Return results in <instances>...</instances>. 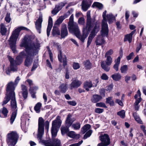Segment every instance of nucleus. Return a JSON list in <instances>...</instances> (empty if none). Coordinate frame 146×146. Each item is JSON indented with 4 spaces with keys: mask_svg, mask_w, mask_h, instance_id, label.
Wrapping results in <instances>:
<instances>
[{
    "mask_svg": "<svg viewBox=\"0 0 146 146\" xmlns=\"http://www.w3.org/2000/svg\"><path fill=\"white\" fill-rule=\"evenodd\" d=\"M21 88L22 92L28 91L27 88L26 86L25 85L23 84L21 85Z\"/></svg>",
    "mask_w": 146,
    "mask_h": 146,
    "instance_id": "55",
    "label": "nucleus"
},
{
    "mask_svg": "<svg viewBox=\"0 0 146 146\" xmlns=\"http://www.w3.org/2000/svg\"><path fill=\"white\" fill-rule=\"evenodd\" d=\"M62 17H60L56 21L55 24L58 25L61 23L64 20Z\"/></svg>",
    "mask_w": 146,
    "mask_h": 146,
    "instance_id": "46",
    "label": "nucleus"
},
{
    "mask_svg": "<svg viewBox=\"0 0 146 146\" xmlns=\"http://www.w3.org/2000/svg\"><path fill=\"white\" fill-rule=\"evenodd\" d=\"M52 34L54 36L60 35V31L59 29L55 26H54L53 27Z\"/></svg>",
    "mask_w": 146,
    "mask_h": 146,
    "instance_id": "26",
    "label": "nucleus"
},
{
    "mask_svg": "<svg viewBox=\"0 0 146 146\" xmlns=\"http://www.w3.org/2000/svg\"><path fill=\"white\" fill-rule=\"evenodd\" d=\"M69 127L66 126V127H64L61 128V133L62 135H64L66 133L68 134V132H69Z\"/></svg>",
    "mask_w": 146,
    "mask_h": 146,
    "instance_id": "37",
    "label": "nucleus"
},
{
    "mask_svg": "<svg viewBox=\"0 0 146 146\" xmlns=\"http://www.w3.org/2000/svg\"><path fill=\"white\" fill-rule=\"evenodd\" d=\"M38 89V87L36 86L34 87L33 88L30 87L29 89V91L31 94V96L33 98H35L36 97L35 95L36 92H35L34 90H36Z\"/></svg>",
    "mask_w": 146,
    "mask_h": 146,
    "instance_id": "29",
    "label": "nucleus"
},
{
    "mask_svg": "<svg viewBox=\"0 0 146 146\" xmlns=\"http://www.w3.org/2000/svg\"><path fill=\"white\" fill-rule=\"evenodd\" d=\"M38 64L37 63L34 62L33 66L32 68L31 71L35 70L38 67Z\"/></svg>",
    "mask_w": 146,
    "mask_h": 146,
    "instance_id": "56",
    "label": "nucleus"
},
{
    "mask_svg": "<svg viewBox=\"0 0 146 146\" xmlns=\"http://www.w3.org/2000/svg\"><path fill=\"white\" fill-rule=\"evenodd\" d=\"M104 40L101 35L97 36L96 38L95 43L96 45H101L104 43Z\"/></svg>",
    "mask_w": 146,
    "mask_h": 146,
    "instance_id": "21",
    "label": "nucleus"
},
{
    "mask_svg": "<svg viewBox=\"0 0 146 146\" xmlns=\"http://www.w3.org/2000/svg\"><path fill=\"white\" fill-rule=\"evenodd\" d=\"M133 55L134 53L133 52L131 53L127 57V59L128 60H130L131 58L133 56Z\"/></svg>",
    "mask_w": 146,
    "mask_h": 146,
    "instance_id": "59",
    "label": "nucleus"
},
{
    "mask_svg": "<svg viewBox=\"0 0 146 146\" xmlns=\"http://www.w3.org/2000/svg\"><path fill=\"white\" fill-rule=\"evenodd\" d=\"M11 109L13 111L12 113L10 119L11 124H12L16 118L17 110L15 96H14L13 95V96H11Z\"/></svg>",
    "mask_w": 146,
    "mask_h": 146,
    "instance_id": "5",
    "label": "nucleus"
},
{
    "mask_svg": "<svg viewBox=\"0 0 146 146\" xmlns=\"http://www.w3.org/2000/svg\"><path fill=\"white\" fill-rule=\"evenodd\" d=\"M83 141L81 140L78 143L71 144L69 146H79L83 143Z\"/></svg>",
    "mask_w": 146,
    "mask_h": 146,
    "instance_id": "53",
    "label": "nucleus"
},
{
    "mask_svg": "<svg viewBox=\"0 0 146 146\" xmlns=\"http://www.w3.org/2000/svg\"><path fill=\"white\" fill-rule=\"evenodd\" d=\"M112 97H108L106 99V103L109 104L111 106H113L114 105V102L112 99Z\"/></svg>",
    "mask_w": 146,
    "mask_h": 146,
    "instance_id": "34",
    "label": "nucleus"
},
{
    "mask_svg": "<svg viewBox=\"0 0 146 146\" xmlns=\"http://www.w3.org/2000/svg\"><path fill=\"white\" fill-rule=\"evenodd\" d=\"M102 98V97L99 95L94 94L92 96L91 100L93 103H96L100 100Z\"/></svg>",
    "mask_w": 146,
    "mask_h": 146,
    "instance_id": "19",
    "label": "nucleus"
},
{
    "mask_svg": "<svg viewBox=\"0 0 146 146\" xmlns=\"http://www.w3.org/2000/svg\"><path fill=\"white\" fill-rule=\"evenodd\" d=\"M78 28L77 24L74 22V16L72 15L70 16L68 23V28L69 32H72L75 29Z\"/></svg>",
    "mask_w": 146,
    "mask_h": 146,
    "instance_id": "10",
    "label": "nucleus"
},
{
    "mask_svg": "<svg viewBox=\"0 0 146 146\" xmlns=\"http://www.w3.org/2000/svg\"><path fill=\"white\" fill-rule=\"evenodd\" d=\"M101 78L102 79L106 80L108 79V77L105 74H103L101 76Z\"/></svg>",
    "mask_w": 146,
    "mask_h": 146,
    "instance_id": "60",
    "label": "nucleus"
},
{
    "mask_svg": "<svg viewBox=\"0 0 146 146\" xmlns=\"http://www.w3.org/2000/svg\"><path fill=\"white\" fill-rule=\"evenodd\" d=\"M142 47V44L141 43H139L137 45L136 51L137 52H138Z\"/></svg>",
    "mask_w": 146,
    "mask_h": 146,
    "instance_id": "58",
    "label": "nucleus"
},
{
    "mask_svg": "<svg viewBox=\"0 0 146 146\" xmlns=\"http://www.w3.org/2000/svg\"><path fill=\"white\" fill-rule=\"evenodd\" d=\"M86 69L90 70L92 67V64L89 60H87L83 62Z\"/></svg>",
    "mask_w": 146,
    "mask_h": 146,
    "instance_id": "25",
    "label": "nucleus"
},
{
    "mask_svg": "<svg viewBox=\"0 0 146 146\" xmlns=\"http://www.w3.org/2000/svg\"><path fill=\"white\" fill-rule=\"evenodd\" d=\"M64 6V4L62 3H59L58 5H56L54 10L52 12V14L54 15H56Z\"/></svg>",
    "mask_w": 146,
    "mask_h": 146,
    "instance_id": "14",
    "label": "nucleus"
},
{
    "mask_svg": "<svg viewBox=\"0 0 146 146\" xmlns=\"http://www.w3.org/2000/svg\"><path fill=\"white\" fill-rule=\"evenodd\" d=\"M92 83H84V88L87 91L89 90V88L92 87Z\"/></svg>",
    "mask_w": 146,
    "mask_h": 146,
    "instance_id": "39",
    "label": "nucleus"
},
{
    "mask_svg": "<svg viewBox=\"0 0 146 146\" xmlns=\"http://www.w3.org/2000/svg\"><path fill=\"white\" fill-rule=\"evenodd\" d=\"M108 21L109 24H111L115 20V17L111 13L108 14L106 16V18Z\"/></svg>",
    "mask_w": 146,
    "mask_h": 146,
    "instance_id": "28",
    "label": "nucleus"
},
{
    "mask_svg": "<svg viewBox=\"0 0 146 146\" xmlns=\"http://www.w3.org/2000/svg\"><path fill=\"white\" fill-rule=\"evenodd\" d=\"M67 103H68L69 104L73 106H75L76 105V102L74 101H67Z\"/></svg>",
    "mask_w": 146,
    "mask_h": 146,
    "instance_id": "54",
    "label": "nucleus"
},
{
    "mask_svg": "<svg viewBox=\"0 0 146 146\" xmlns=\"http://www.w3.org/2000/svg\"><path fill=\"white\" fill-rule=\"evenodd\" d=\"M59 89L61 92L63 93H65L67 89V84L66 83H62L59 87Z\"/></svg>",
    "mask_w": 146,
    "mask_h": 146,
    "instance_id": "24",
    "label": "nucleus"
},
{
    "mask_svg": "<svg viewBox=\"0 0 146 146\" xmlns=\"http://www.w3.org/2000/svg\"><path fill=\"white\" fill-rule=\"evenodd\" d=\"M17 85V83H9L7 85V94L13 96H15L14 91Z\"/></svg>",
    "mask_w": 146,
    "mask_h": 146,
    "instance_id": "9",
    "label": "nucleus"
},
{
    "mask_svg": "<svg viewBox=\"0 0 146 146\" xmlns=\"http://www.w3.org/2000/svg\"><path fill=\"white\" fill-rule=\"evenodd\" d=\"M78 23L80 25H84L85 23L84 19L82 17L78 19Z\"/></svg>",
    "mask_w": 146,
    "mask_h": 146,
    "instance_id": "49",
    "label": "nucleus"
},
{
    "mask_svg": "<svg viewBox=\"0 0 146 146\" xmlns=\"http://www.w3.org/2000/svg\"><path fill=\"white\" fill-rule=\"evenodd\" d=\"M132 13L134 17H137L138 15V13L134 11H133Z\"/></svg>",
    "mask_w": 146,
    "mask_h": 146,
    "instance_id": "62",
    "label": "nucleus"
},
{
    "mask_svg": "<svg viewBox=\"0 0 146 146\" xmlns=\"http://www.w3.org/2000/svg\"><path fill=\"white\" fill-rule=\"evenodd\" d=\"M72 127L75 130H78L80 128V122H78L74 123L72 125Z\"/></svg>",
    "mask_w": 146,
    "mask_h": 146,
    "instance_id": "36",
    "label": "nucleus"
},
{
    "mask_svg": "<svg viewBox=\"0 0 146 146\" xmlns=\"http://www.w3.org/2000/svg\"><path fill=\"white\" fill-rule=\"evenodd\" d=\"M87 22L86 26L83 27L82 35H80V32L78 28L75 29L70 32L74 34L82 42H84L85 39L88 36L92 28L94 26L95 19H92L90 16V12L88 11L87 13Z\"/></svg>",
    "mask_w": 146,
    "mask_h": 146,
    "instance_id": "3",
    "label": "nucleus"
},
{
    "mask_svg": "<svg viewBox=\"0 0 146 146\" xmlns=\"http://www.w3.org/2000/svg\"><path fill=\"white\" fill-rule=\"evenodd\" d=\"M22 30L28 31L29 29L23 27H19L15 29L12 32V34L8 40L9 44L14 53H15L16 52L15 46L16 42L19 35L20 32Z\"/></svg>",
    "mask_w": 146,
    "mask_h": 146,
    "instance_id": "4",
    "label": "nucleus"
},
{
    "mask_svg": "<svg viewBox=\"0 0 146 146\" xmlns=\"http://www.w3.org/2000/svg\"><path fill=\"white\" fill-rule=\"evenodd\" d=\"M92 6L93 7H96L100 9H102L103 7V5L102 3L97 2H94Z\"/></svg>",
    "mask_w": 146,
    "mask_h": 146,
    "instance_id": "30",
    "label": "nucleus"
},
{
    "mask_svg": "<svg viewBox=\"0 0 146 146\" xmlns=\"http://www.w3.org/2000/svg\"><path fill=\"white\" fill-rule=\"evenodd\" d=\"M41 106V103L38 102L37 103L34 107V110L37 113L40 112V108Z\"/></svg>",
    "mask_w": 146,
    "mask_h": 146,
    "instance_id": "33",
    "label": "nucleus"
},
{
    "mask_svg": "<svg viewBox=\"0 0 146 146\" xmlns=\"http://www.w3.org/2000/svg\"><path fill=\"white\" fill-rule=\"evenodd\" d=\"M141 98H139L136 100L134 104H136V105H138L141 102Z\"/></svg>",
    "mask_w": 146,
    "mask_h": 146,
    "instance_id": "64",
    "label": "nucleus"
},
{
    "mask_svg": "<svg viewBox=\"0 0 146 146\" xmlns=\"http://www.w3.org/2000/svg\"><path fill=\"white\" fill-rule=\"evenodd\" d=\"M119 65V64L115 63L113 66V68L116 71H117L118 70V66Z\"/></svg>",
    "mask_w": 146,
    "mask_h": 146,
    "instance_id": "63",
    "label": "nucleus"
},
{
    "mask_svg": "<svg viewBox=\"0 0 146 146\" xmlns=\"http://www.w3.org/2000/svg\"><path fill=\"white\" fill-rule=\"evenodd\" d=\"M23 97L24 99H26L27 97L28 91L22 92Z\"/></svg>",
    "mask_w": 146,
    "mask_h": 146,
    "instance_id": "50",
    "label": "nucleus"
},
{
    "mask_svg": "<svg viewBox=\"0 0 146 146\" xmlns=\"http://www.w3.org/2000/svg\"><path fill=\"white\" fill-rule=\"evenodd\" d=\"M101 141L105 144L106 145H108L110 144V139L109 135L107 134H104L100 137Z\"/></svg>",
    "mask_w": 146,
    "mask_h": 146,
    "instance_id": "12",
    "label": "nucleus"
},
{
    "mask_svg": "<svg viewBox=\"0 0 146 146\" xmlns=\"http://www.w3.org/2000/svg\"><path fill=\"white\" fill-rule=\"evenodd\" d=\"M128 68L127 65H124L121 67L120 70L122 73H126Z\"/></svg>",
    "mask_w": 146,
    "mask_h": 146,
    "instance_id": "38",
    "label": "nucleus"
},
{
    "mask_svg": "<svg viewBox=\"0 0 146 146\" xmlns=\"http://www.w3.org/2000/svg\"><path fill=\"white\" fill-rule=\"evenodd\" d=\"M90 125L88 124H87L84 125L83 127L82 130L83 134H84L88 131L90 128Z\"/></svg>",
    "mask_w": 146,
    "mask_h": 146,
    "instance_id": "35",
    "label": "nucleus"
},
{
    "mask_svg": "<svg viewBox=\"0 0 146 146\" xmlns=\"http://www.w3.org/2000/svg\"><path fill=\"white\" fill-rule=\"evenodd\" d=\"M107 58L106 61H103L101 63L102 68L105 71L108 72L110 69V67L108 66H110L112 62V58L110 56L106 57Z\"/></svg>",
    "mask_w": 146,
    "mask_h": 146,
    "instance_id": "8",
    "label": "nucleus"
},
{
    "mask_svg": "<svg viewBox=\"0 0 146 146\" xmlns=\"http://www.w3.org/2000/svg\"><path fill=\"white\" fill-rule=\"evenodd\" d=\"M80 83H71L70 84V89H72L73 88H76L79 87L80 85Z\"/></svg>",
    "mask_w": 146,
    "mask_h": 146,
    "instance_id": "40",
    "label": "nucleus"
},
{
    "mask_svg": "<svg viewBox=\"0 0 146 146\" xmlns=\"http://www.w3.org/2000/svg\"><path fill=\"white\" fill-rule=\"evenodd\" d=\"M96 106L97 107L107 108V106L105 103L103 102L97 103L96 104Z\"/></svg>",
    "mask_w": 146,
    "mask_h": 146,
    "instance_id": "45",
    "label": "nucleus"
},
{
    "mask_svg": "<svg viewBox=\"0 0 146 146\" xmlns=\"http://www.w3.org/2000/svg\"><path fill=\"white\" fill-rule=\"evenodd\" d=\"M43 21L42 15L40 14L38 18L35 22V27L39 33H41V30L42 27V23Z\"/></svg>",
    "mask_w": 146,
    "mask_h": 146,
    "instance_id": "11",
    "label": "nucleus"
},
{
    "mask_svg": "<svg viewBox=\"0 0 146 146\" xmlns=\"http://www.w3.org/2000/svg\"><path fill=\"white\" fill-rule=\"evenodd\" d=\"M67 135L68 136L73 138L78 139L80 137L79 134H76L74 131H70L68 132Z\"/></svg>",
    "mask_w": 146,
    "mask_h": 146,
    "instance_id": "23",
    "label": "nucleus"
},
{
    "mask_svg": "<svg viewBox=\"0 0 146 146\" xmlns=\"http://www.w3.org/2000/svg\"><path fill=\"white\" fill-rule=\"evenodd\" d=\"M113 87V85L112 84H111L107 86L106 87V90H111L112 89Z\"/></svg>",
    "mask_w": 146,
    "mask_h": 146,
    "instance_id": "61",
    "label": "nucleus"
},
{
    "mask_svg": "<svg viewBox=\"0 0 146 146\" xmlns=\"http://www.w3.org/2000/svg\"><path fill=\"white\" fill-rule=\"evenodd\" d=\"M125 112L124 110H122L117 113V114L123 118L125 117Z\"/></svg>",
    "mask_w": 146,
    "mask_h": 146,
    "instance_id": "43",
    "label": "nucleus"
},
{
    "mask_svg": "<svg viewBox=\"0 0 146 146\" xmlns=\"http://www.w3.org/2000/svg\"><path fill=\"white\" fill-rule=\"evenodd\" d=\"M20 46L21 47H24L25 48V52L23 51L21 52L15 60L11 56H8V60L10 63V69L8 68L6 71L8 75L10 74L11 71L14 72L17 71L16 66L20 65L22 62L23 58L26 57V58L25 61V65L27 67L30 66L33 62V58L31 56L35 55L36 50L40 46L38 43H33L30 37L28 36H25Z\"/></svg>",
    "mask_w": 146,
    "mask_h": 146,
    "instance_id": "1",
    "label": "nucleus"
},
{
    "mask_svg": "<svg viewBox=\"0 0 146 146\" xmlns=\"http://www.w3.org/2000/svg\"><path fill=\"white\" fill-rule=\"evenodd\" d=\"M72 115L70 113H69L67 115L65 121L66 126L70 127L75 120L74 118H72Z\"/></svg>",
    "mask_w": 146,
    "mask_h": 146,
    "instance_id": "13",
    "label": "nucleus"
},
{
    "mask_svg": "<svg viewBox=\"0 0 146 146\" xmlns=\"http://www.w3.org/2000/svg\"><path fill=\"white\" fill-rule=\"evenodd\" d=\"M106 10L104 11L103 13L102 17L103 19L102 22L101 35L102 36H107L108 35V25L107 23V19L106 18Z\"/></svg>",
    "mask_w": 146,
    "mask_h": 146,
    "instance_id": "6",
    "label": "nucleus"
},
{
    "mask_svg": "<svg viewBox=\"0 0 146 146\" xmlns=\"http://www.w3.org/2000/svg\"><path fill=\"white\" fill-rule=\"evenodd\" d=\"M8 111L5 107H3L0 110V116L1 117H6L7 116Z\"/></svg>",
    "mask_w": 146,
    "mask_h": 146,
    "instance_id": "20",
    "label": "nucleus"
},
{
    "mask_svg": "<svg viewBox=\"0 0 146 146\" xmlns=\"http://www.w3.org/2000/svg\"><path fill=\"white\" fill-rule=\"evenodd\" d=\"M68 35V32L67 27L66 25L63 24L62 25L61 29V37L62 38H64Z\"/></svg>",
    "mask_w": 146,
    "mask_h": 146,
    "instance_id": "16",
    "label": "nucleus"
},
{
    "mask_svg": "<svg viewBox=\"0 0 146 146\" xmlns=\"http://www.w3.org/2000/svg\"><path fill=\"white\" fill-rule=\"evenodd\" d=\"M104 111V109H103L96 108L95 110V112L98 113H101Z\"/></svg>",
    "mask_w": 146,
    "mask_h": 146,
    "instance_id": "51",
    "label": "nucleus"
},
{
    "mask_svg": "<svg viewBox=\"0 0 146 146\" xmlns=\"http://www.w3.org/2000/svg\"><path fill=\"white\" fill-rule=\"evenodd\" d=\"M92 132V130L91 129L89 130L84 135V139H86L88 137H89L91 135Z\"/></svg>",
    "mask_w": 146,
    "mask_h": 146,
    "instance_id": "42",
    "label": "nucleus"
},
{
    "mask_svg": "<svg viewBox=\"0 0 146 146\" xmlns=\"http://www.w3.org/2000/svg\"><path fill=\"white\" fill-rule=\"evenodd\" d=\"M61 123L62 121L60 117L58 116L52 123L51 129L52 139L42 140V138L44 133V125L45 129L48 131L49 129V123L47 120L44 122V119L42 117H39L38 119L37 137L39 140L40 143L45 146H61L60 140L54 138L56 136L58 129H59Z\"/></svg>",
    "mask_w": 146,
    "mask_h": 146,
    "instance_id": "2",
    "label": "nucleus"
},
{
    "mask_svg": "<svg viewBox=\"0 0 146 146\" xmlns=\"http://www.w3.org/2000/svg\"><path fill=\"white\" fill-rule=\"evenodd\" d=\"M11 95L9 94H6V96L3 102L2 106L7 104L10 100V99L11 100Z\"/></svg>",
    "mask_w": 146,
    "mask_h": 146,
    "instance_id": "31",
    "label": "nucleus"
},
{
    "mask_svg": "<svg viewBox=\"0 0 146 146\" xmlns=\"http://www.w3.org/2000/svg\"><path fill=\"white\" fill-rule=\"evenodd\" d=\"M52 26V19L51 17H49L48 19V24L47 29V35L48 36L50 35V32Z\"/></svg>",
    "mask_w": 146,
    "mask_h": 146,
    "instance_id": "17",
    "label": "nucleus"
},
{
    "mask_svg": "<svg viewBox=\"0 0 146 146\" xmlns=\"http://www.w3.org/2000/svg\"><path fill=\"white\" fill-rule=\"evenodd\" d=\"M112 78L115 81H118L121 78V76L119 73H116L111 75Z\"/></svg>",
    "mask_w": 146,
    "mask_h": 146,
    "instance_id": "27",
    "label": "nucleus"
},
{
    "mask_svg": "<svg viewBox=\"0 0 146 146\" xmlns=\"http://www.w3.org/2000/svg\"><path fill=\"white\" fill-rule=\"evenodd\" d=\"M91 3H89L86 0L83 1L82 3V9L84 11H86L90 7Z\"/></svg>",
    "mask_w": 146,
    "mask_h": 146,
    "instance_id": "18",
    "label": "nucleus"
},
{
    "mask_svg": "<svg viewBox=\"0 0 146 146\" xmlns=\"http://www.w3.org/2000/svg\"><path fill=\"white\" fill-rule=\"evenodd\" d=\"M73 66L74 69L76 70L77 69L80 68L79 64L77 63H74Z\"/></svg>",
    "mask_w": 146,
    "mask_h": 146,
    "instance_id": "52",
    "label": "nucleus"
},
{
    "mask_svg": "<svg viewBox=\"0 0 146 146\" xmlns=\"http://www.w3.org/2000/svg\"><path fill=\"white\" fill-rule=\"evenodd\" d=\"M58 57L59 60L61 62H63V65L64 67L67 65L66 58L65 56H62V52L60 50L58 55Z\"/></svg>",
    "mask_w": 146,
    "mask_h": 146,
    "instance_id": "15",
    "label": "nucleus"
},
{
    "mask_svg": "<svg viewBox=\"0 0 146 146\" xmlns=\"http://www.w3.org/2000/svg\"><path fill=\"white\" fill-rule=\"evenodd\" d=\"M132 37L131 36H130L129 35L127 34L125 36L124 39V41L126 42L128 41L129 43H131L132 41Z\"/></svg>",
    "mask_w": 146,
    "mask_h": 146,
    "instance_id": "41",
    "label": "nucleus"
},
{
    "mask_svg": "<svg viewBox=\"0 0 146 146\" xmlns=\"http://www.w3.org/2000/svg\"><path fill=\"white\" fill-rule=\"evenodd\" d=\"M133 115L135 120L139 123L142 124L143 122L140 119L139 116L137 115L136 112H134L133 113Z\"/></svg>",
    "mask_w": 146,
    "mask_h": 146,
    "instance_id": "32",
    "label": "nucleus"
},
{
    "mask_svg": "<svg viewBox=\"0 0 146 146\" xmlns=\"http://www.w3.org/2000/svg\"><path fill=\"white\" fill-rule=\"evenodd\" d=\"M113 50L111 49H110L106 53L105 55V57H107L108 56H110V55H111L113 53Z\"/></svg>",
    "mask_w": 146,
    "mask_h": 146,
    "instance_id": "47",
    "label": "nucleus"
},
{
    "mask_svg": "<svg viewBox=\"0 0 146 146\" xmlns=\"http://www.w3.org/2000/svg\"><path fill=\"white\" fill-rule=\"evenodd\" d=\"M115 102L116 103L118 104L119 105L121 106H122L123 105V104L121 100H119L118 99H116Z\"/></svg>",
    "mask_w": 146,
    "mask_h": 146,
    "instance_id": "57",
    "label": "nucleus"
},
{
    "mask_svg": "<svg viewBox=\"0 0 146 146\" xmlns=\"http://www.w3.org/2000/svg\"><path fill=\"white\" fill-rule=\"evenodd\" d=\"M95 26L91 31L88 38L87 41V47L90 45L92 40L98 32L99 31V26L96 24V22L95 21Z\"/></svg>",
    "mask_w": 146,
    "mask_h": 146,
    "instance_id": "7",
    "label": "nucleus"
},
{
    "mask_svg": "<svg viewBox=\"0 0 146 146\" xmlns=\"http://www.w3.org/2000/svg\"><path fill=\"white\" fill-rule=\"evenodd\" d=\"M7 32V29L5 25L1 23L0 25V32L3 36L5 35Z\"/></svg>",
    "mask_w": 146,
    "mask_h": 146,
    "instance_id": "22",
    "label": "nucleus"
},
{
    "mask_svg": "<svg viewBox=\"0 0 146 146\" xmlns=\"http://www.w3.org/2000/svg\"><path fill=\"white\" fill-rule=\"evenodd\" d=\"M105 90L104 89L102 88L100 90V93L101 96L102 97H104L105 96Z\"/></svg>",
    "mask_w": 146,
    "mask_h": 146,
    "instance_id": "48",
    "label": "nucleus"
},
{
    "mask_svg": "<svg viewBox=\"0 0 146 146\" xmlns=\"http://www.w3.org/2000/svg\"><path fill=\"white\" fill-rule=\"evenodd\" d=\"M5 20L7 23H9L10 22L11 19L10 18V14L9 13H7L6 14L5 18Z\"/></svg>",
    "mask_w": 146,
    "mask_h": 146,
    "instance_id": "44",
    "label": "nucleus"
}]
</instances>
